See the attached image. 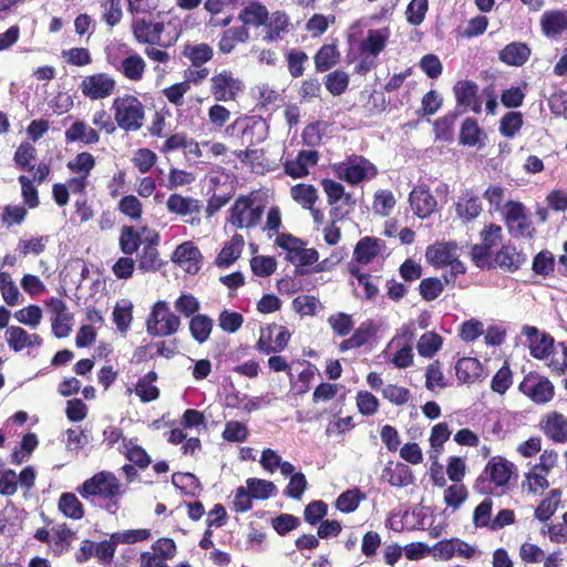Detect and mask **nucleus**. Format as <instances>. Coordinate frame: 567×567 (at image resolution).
Here are the masks:
<instances>
[{"label":"nucleus","mask_w":567,"mask_h":567,"mask_svg":"<svg viewBox=\"0 0 567 567\" xmlns=\"http://www.w3.org/2000/svg\"><path fill=\"white\" fill-rule=\"evenodd\" d=\"M516 471V465L504 456H492L474 481L473 489L484 496H503L511 491Z\"/></svg>","instance_id":"1"},{"label":"nucleus","mask_w":567,"mask_h":567,"mask_svg":"<svg viewBox=\"0 0 567 567\" xmlns=\"http://www.w3.org/2000/svg\"><path fill=\"white\" fill-rule=\"evenodd\" d=\"M76 491L85 499L91 497L106 499L105 509L111 514L116 513L120 506L118 498L124 494L120 480L109 471L95 473L85 480Z\"/></svg>","instance_id":"2"},{"label":"nucleus","mask_w":567,"mask_h":567,"mask_svg":"<svg viewBox=\"0 0 567 567\" xmlns=\"http://www.w3.org/2000/svg\"><path fill=\"white\" fill-rule=\"evenodd\" d=\"M178 23L174 21L152 22L144 18L133 19L131 28L132 33L137 43L158 45L167 49L174 45L181 34Z\"/></svg>","instance_id":"3"},{"label":"nucleus","mask_w":567,"mask_h":567,"mask_svg":"<svg viewBox=\"0 0 567 567\" xmlns=\"http://www.w3.org/2000/svg\"><path fill=\"white\" fill-rule=\"evenodd\" d=\"M111 110L117 127L122 131L136 132L143 127L145 106L136 95L126 93L116 96L113 99Z\"/></svg>","instance_id":"4"},{"label":"nucleus","mask_w":567,"mask_h":567,"mask_svg":"<svg viewBox=\"0 0 567 567\" xmlns=\"http://www.w3.org/2000/svg\"><path fill=\"white\" fill-rule=\"evenodd\" d=\"M181 318L171 311L166 301H156L146 319V331L152 337H169L181 327Z\"/></svg>","instance_id":"5"},{"label":"nucleus","mask_w":567,"mask_h":567,"mask_svg":"<svg viewBox=\"0 0 567 567\" xmlns=\"http://www.w3.org/2000/svg\"><path fill=\"white\" fill-rule=\"evenodd\" d=\"M254 203L250 196H239L229 208L227 220L237 229L256 227L261 220L264 207L254 206Z\"/></svg>","instance_id":"6"},{"label":"nucleus","mask_w":567,"mask_h":567,"mask_svg":"<svg viewBox=\"0 0 567 567\" xmlns=\"http://www.w3.org/2000/svg\"><path fill=\"white\" fill-rule=\"evenodd\" d=\"M518 390L536 404H546L555 396V386L551 381L535 371H530L524 377Z\"/></svg>","instance_id":"7"},{"label":"nucleus","mask_w":567,"mask_h":567,"mask_svg":"<svg viewBox=\"0 0 567 567\" xmlns=\"http://www.w3.org/2000/svg\"><path fill=\"white\" fill-rule=\"evenodd\" d=\"M79 87L82 95L91 101L104 100L116 91V80L109 73L96 72L84 76Z\"/></svg>","instance_id":"8"},{"label":"nucleus","mask_w":567,"mask_h":567,"mask_svg":"<svg viewBox=\"0 0 567 567\" xmlns=\"http://www.w3.org/2000/svg\"><path fill=\"white\" fill-rule=\"evenodd\" d=\"M237 130L240 132V145L246 147L261 143L267 136V124L262 118H237L233 124L227 126L226 133L233 134Z\"/></svg>","instance_id":"9"},{"label":"nucleus","mask_w":567,"mask_h":567,"mask_svg":"<svg viewBox=\"0 0 567 567\" xmlns=\"http://www.w3.org/2000/svg\"><path fill=\"white\" fill-rule=\"evenodd\" d=\"M378 174L377 167L365 157L353 155L338 167V176L351 185L371 179Z\"/></svg>","instance_id":"10"},{"label":"nucleus","mask_w":567,"mask_h":567,"mask_svg":"<svg viewBox=\"0 0 567 567\" xmlns=\"http://www.w3.org/2000/svg\"><path fill=\"white\" fill-rule=\"evenodd\" d=\"M45 306L51 313L52 333L55 338H66L73 326V313L68 310V306L61 298L52 297L45 300Z\"/></svg>","instance_id":"11"},{"label":"nucleus","mask_w":567,"mask_h":567,"mask_svg":"<svg viewBox=\"0 0 567 567\" xmlns=\"http://www.w3.org/2000/svg\"><path fill=\"white\" fill-rule=\"evenodd\" d=\"M243 89L241 81L230 70H223L210 79V93L218 102L234 101Z\"/></svg>","instance_id":"12"},{"label":"nucleus","mask_w":567,"mask_h":567,"mask_svg":"<svg viewBox=\"0 0 567 567\" xmlns=\"http://www.w3.org/2000/svg\"><path fill=\"white\" fill-rule=\"evenodd\" d=\"M50 172V166L47 163L41 162L37 165V171L32 178L27 175H20L18 177V182L21 186V197L27 208L34 209L40 205L39 192L34 186V183L38 185L44 183L48 179Z\"/></svg>","instance_id":"13"},{"label":"nucleus","mask_w":567,"mask_h":567,"mask_svg":"<svg viewBox=\"0 0 567 567\" xmlns=\"http://www.w3.org/2000/svg\"><path fill=\"white\" fill-rule=\"evenodd\" d=\"M456 105L462 112L472 111L475 114L482 111V101L478 95V85L471 80H461L453 87Z\"/></svg>","instance_id":"14"},{"label":"nucleus","mask_w":567,"mask_h":567,"mask_svg":"<svg viewBox=\"0 0 567 567\" xmlns=\"http://www.w3.org/2000/svg\"><path fill=\"white\" fill-rule=\"evenodd\" d=\"M522 333L526 337L530 355L538 360L548 357L555 339L547 332H540L536 327L524 326Z\"/></svg>","instance_id":"15"},{"label":"nucleus","mask_w":567,"mask_h":567,"mask_svg":"<svg viewBox=\"0 0 567 567\" xmlns=\"http://www.w3.org/2000/svg\"><path fill=\"white\" fill-rule=\"evenodd\" d=\"M203 255L199 248L192 241L182 243L172 255V261L190 275L199 271Z\"/></svg>","instance_id":"16"},{"label":"nucleus","mask_w":567,"mask_h":567,"mask_svg":"<svg viewBox=\"0 0 567 567\" xmlns=\"http://www.w3.org/2000/svg\"><path fill=\"white\" fill-rule=\"evenodd\" d=\"M455 213L464 224L474 221L483 212V204L478 195L472 189L463 192L454 203Z\"/></svg>","instance_id":"17"},{"label":"nucleus","mask_w":567,"mask_h":567,"mask_svg":"<svg viewBox=\"0 0 567 567\" xmlns=\"http://www.w3.org/2000/svg\"><path fill=\"white\" fill-rule=\"evenodd\" d=\"M66 143H79L83 145H95L100 143L99 130L86 123L84 120H75L64 132Z\"/></svg>","instance_id":"18"},{"label":"nucleus","mask_w":567,"mask_h":567,"mask_svg":"<svg viewBox=\"0 0 567 567\" xmlns=\"http://www.w3.org/2000/svg\"><path fill=\"white\" fill-rule=\"evenodd\" d=\"M319 161V153L310 150L300 151L296 158L288 159L284 164V171L292 178H302L308 176L309 167L316 166Z\"/></svg>","instance_id":"19"},{"label":"nucleus","mask_w":567,"mask_h":567,"mask_svg":"<svg viewBox=\"0 0 567 567\" xmlns=\"http://www.w3.org/2000/svg\"><path fill=\"white\" fill-rule=\"evenodd\" d=\"M527 261V256L513 245H503L494 256V262L507 272L517 271Z\"/></svg>","instance_id":"20"},{"label":"nucleus","mask_w":567,"mask_h":567,"mask_svg":"<svg viewBox=\"0 0 567 567\" xmlns=\"http://www.w3.org/2000/svg\"><path fill=\"white\" fill-rule=\"evenodd\" d=\"M409 200L413 213L421 219L430 217L436 210L437 202L426 188H414Z\"/></svg>","instance_id":"21"},{"label":"nucleus","mask_w":567,"mask_h":567,"mask_svg":"<svg viewBox=\"0 0 567 567\" xmlns=\"http://www.w3.org/2000/svg\"><path fill=\"white\" fill-rule=\"evenodd\" d=\"M159 236L155 233L147 238L141 254L138 255V269L143 272H155L162 267V260L157 250Z\"/></svg>","instance_id":"22"},{"label":"nucleus","mask_w":567,"mask_h":567,"mask_svg":"<svg viewBox=\"0 0 567 567\" xmlns=\"http://www.w3.org/2000/svg\"><path fill=\"white\" fill-rule=\"evenodd\" d=\"M290 25V18L285 11L277 10L271 14L268 12L267 22L262 25L265 27L262 40L266 42H275L281 39L282 34L289 32Z\"/></svg>","instance_id":"23"},{"label":"nucleus","mask_w":567,"mask_h":567,"mask_svg":"<svg viewBox=\"0 0 567 567\" xmlns=\"http://www.w3.org/2000/svg\"><path fill=\"white\" fill-rule=\"evenodd\" d=\"M382 478L391 486L405 487L414 482L412 470L401 462H388L382 471Z\"/></svg>","instance_id":"24"},{"label":"nucleus","mask_w":567,"mask_h":567,"mask_svg":"<svg viewBox=\"0 0 567 567\" xmlns=\"http://www.w3.org/2000/svg\"><path fill=\"white\" fill-rule=\"evenodd\" d=\"M545 435L557 443L567 442V417L558 412L547 414L540 422Z\"/></svg>","instance_id":"25"},{"label":"nucleus","mask_w":567,"mask_h":567,"mask_svg":"<svg viewBox=\"0 0 567 567\" xmlns=\"http://www.w3.org/2000/svg\"><path fill=\"white\" fill-rule=\"evenodd\" d=\"M455 250L456 244L453 241L435 243L426 248L425 258L435 268H442L452 264V259L456 256Z\"/></svg>","instance_id":"26"},{"label":"nucleus","mask_w":567,"mask_h":567,"mask_svg":"<svg viewBox=\"0 0 567 567\" xmlns=\"http://www.w3.org/2000/svg\"><path fill=\"white\" fill-rule=\"evenodd\" d=\"M377 333V327L372 320L362 322L348 339L339 344V350L346 352L351 349H359L367 344Z\"/></svg>","instance_id":"27"},{"label":"nucleus","mask_w":567,"mask_h":567,"mask_svg":"<svg viewBox=\"0 0 567 567\" xmlns=\"http://www.w3.org/2000/svg\"><path fill=\"white\" fill-rule=\"evenodd\" d=\"M530 48L524 42H511L498 53V59L511 66H522L530 56Z\"/></svg>","instance_id":"28"},{"label":"nucleus","mask_w":567,"mask_h":567,"mask_svg":"<svg viewBox=\"0 0 567 567\" xmlns=\"http://www.w3.org/2000/svg\"><path fill=\"white\" fill-rule=\"evenodd\" d=\"M268 9L259 1H250L238 13V20L248 28H259L267 22Z\"/></svg>","instance_id":"29"},{"label":"nucleus","mask_w":567,"mask_h":567,"mask_svg":"<svg viewBox=\"0 0 567 567\" xmlns=\"http://www.w3.org/2000/svg\"><path fill=\"white\" fill-rule=\"evenodd\" d=\"M249 38V30L245 25L228 28L220 34L218 50L224 54H228L234 51L237 44L248 42Z\"/></svg>","instance_id":"30"},{"label":"nucleus","mask_w":567,"mask_h":567,"mask_svg":"<svg viewBox=\"0 0 567 567\" xmlns=\"http://www.w3.org/2000/svg\"><path fill=\"white\" fill-rule=\"evenodd\" d=\"M483 373V368L476 358L464 357L455 364V374L463 384H472L477 381Z\"/></svg>","instance_id":"31"},{"label":"nucleus","mask_w":567,"mask_h":567,"mask_svg":"<svg viewBox=\"0 0 567 567\" xmlns=\"http://www.w3.org/2000/svg\"><path fill=\"white\" fill-rule=\"evenodd\" d=\"M244 245V237L239 234H235L219 251L215 259V265L219 268H226L233 265L239 258Z\"/></svg>","instance_id":"32"},{"label":"nucleus","mask_w":567,"mask_h":567,"mask_svg":"<svg viewBox=\"0 0 567 567\" xmlns=\"http://www.w3.org/2000/svg\"><path fill=\"white\" fill-rule=\"evenodd\" d=\"M115 68L125 79L138 82L144 76L146 63L140 54L133 53L124 58Z\"/></svg>","instance_id":"33"},{"label":"nucleus","mask_w":567,"mask_h":567,"mask_svg":"<svg viewBox=\"0 0 567 567\" xmlns=\"http://www.w3.org/2000/svg\"><path fill=\"white\" fill-rule=\"evenodd\" d=\"M167 210L171 214L186 216L193 213H199V200L193 197H186L178 193L171 194L166 202Z\"/></svg>","instance_id":"34"},{"label":"nucleus","mask_w":567,"mask_h":567,"mask_svg":"<svg viewBox=\"0 0 567 567\" xmlns=\"http://www.w3.org/2000/svg\"><path fill=\"white\" fill-rule=\"evenodd\" d=\"M380 239L365 236L357 243L353 256L357 262L368 265L380 254Z\"/></svg>","instance_id":"35"},{"label":"nucleus","mask_w":567,"mask_h":567,"mask_svg":"<svg viewBox=\"0 0 567 567\" xmlns=\"http://www.w3.org/2000/svg\"><path fill=\"white\" fill-rule=\"evenodd\" d=\"M542 30L546 35H557L567 29V11H546L540 19Z\"/></svg>","instance_id":"36"},{"label":"nucleus","mask_w":567,"mask_h":567,"mask_svg":"<svg viewBox=\"0 0 567 567\" xmlns=\"http://www.w3.org/2000/svg\"><path fill=\"white\" fill-rule=\"evenodd\" d=\"M547 367L554 375L561 377L567 372V344L556 342L547 358Z\"/></svg>","instance_id":"37"},{"label":"nucleus","mask_w":567,"mask_h":567,"mask_svg":"<svg viewBox=\"0 0 567 567\" xmlns=\"http://www.w3.org/2000/svg\"><path fill=\"white\" fill-rule=\"evenodd\" d=\"M313 60L318 72H326L332 69L340 60L338 47L333 43L323 44L316 53Z\"/></svg>","instance_id":"38"},{"label":"nucleus","mask_w":567,"mask_h":567,"mask_svg":"<svg viewBox=\"0 0 567 567\" xmlns=\"http://www.w3.org/2000/svg\"><path fill=\"white\" fill-rule=\"evenodd\" d=\"M35 158L37 148L28 141L21 142L13 155L17 168L30 173L37 171V166L32 164Z\"/></svg>","instance_id":"39"},{"label":"nucleus","mask_w":567,"mask_h":567,"mask_svg":"<svg viewBox=\"0 0 567 567\" xmlns=\"http://www.w3.org/2000/svg\"><path fill=\"white\" fill-rule=\"evenodd\" d=\"M214 321L207 315H196L189 320V332L198 343L206 342L212 333Z\"/></svg>","instance_id":"40"},{"label":"nucleus","mask_w":567,"mask_h":567,"mask_svg":"<svg viewBox=\"0 0 567 567\" xmlns=\"http://www.w3.org/2000/svg\"><path fill=\"white\" fill-rule=\"evenodd\" d=\"M183 55L190 61L193 66L200 68L203 64L213 59L214 51L213 48L207 43H187L184 45Z\"/></svg>","instance_id":"41"},{"label":"nucleus","mask_w":567,"mask_h":567,"mask_svg":"<svg viewBox=\"0 0 567 567\" xmlns=\"http://www.w3.org/2000/svg\"><path fill=\"white\" fill-rule=\"evenodd\" d=\"M142 235L133 226L124 225L121 228L118 245L121 251L126 256L135 254L142 245Z\"/></svg>","instance_id":"42"},{"label":"nucleus","mask_w":567,"mask_h":567,"mask_svg":"<svg viewBox=\"0 0 567 567\" xmlns=\"http://www.w3.org/2000/svg\"><path fill=\"white\" fill-rule=\"evenodd\" d=\"M290 194L292 199L305 209H312L318 199L317 188L311 184H297L291 187Z\"/></svg>","instance_id":"43"},{"label":"nucleus","mask_w":567,"mask_h":567,"mask_svg":"<svg viewBox=\"0 0 567 567\" xmlns=\"http://www.w3.org/2000/svg\"><path fill=\"white\" fill-rule=\"evenodd\" d=\"M388 40L386 30H369L367 38L361 42L362 52L378 56L385 48Z\"/></svg>","instance_id":"44"},{"label":"nucleus","mask_w":567,"mask_h":567,"mask_svg":"<svg viewBox=\"0 0 567 567\" xmlns=\"http://www.w3.org/2000/svg\"><path fill=\"white\" fill-rule=\"evenodd\" d=\"M363 499H365V494L359 488L347 489L338 496L336 508L349 514L354 512Z\"/></svg>","instance_id":"45"},{"label":"nucleus","mask_w":567,"mask_h":567,"mask_svg":"<svg viewBox=\"0 0 567 567\" xmlns=\"http://www.w3.org/2000/svg\"><path fill=\"white\" fill-rule=\"evenodd\" d=\"M58 506L61 513L69 518L81 519L84 516L83 504L73 493L61 494Z\"/></svg>","instance_id":"46"},{"label":"nucleus","mask_w":567,"mask_h":567,"mask_svg":"<svg viewBox=\"0 0 567 567\" xmlns=\"http://www.w3.org/2000/svg\"><path fill=\"white\" fill-rule=\"evenodd\" d=\"M112 317L117 330L125 334L133 321V303L127 300H123V305L116 303Z\"/></svg>","instance_id":"47"},{"label":"nucleus","mask_w":567,"mask_h":567,"mask_svg":"<svg viewBox=\"0 0 567 567\" xmlns=\"http://www.w3.org/2000/svg\"><path fill=\"white\" fill-rule=\"evenodd\" d=\"M349 272L363 286L365 299L372 300L378 296L379 288L377 281H379L381 277H373L370 274L362 272L361 269L354 265L349 267Z\"/></svg>","instance_id":"48"},{"label":"nucleus","mask_w":567,"mask_h":567,"mask_svg":"<svg viewBox=\"0 0 567 567\" xmlns=\"http://www.w3.org/2000/svg\"><path fill=\"white\" fill-rule=\"evenodd\" d=\"M561 493L555 488L549 492V495L544 498L535 509V517L540 522L548 520L556 512L560 503Z\"/></svg>","instance_id":"49"},{"label":"nucleus","mask_w":567,"mask_h":567,"mask_svg":"<svg viewBox=\"0 0 567 567\" xmlns=\"http://www.w3.org/2000/svg\"><path fill=\"white\" fill-rule=\"evenodd\" d=\"M524 124L523 114L517 111H509L499 121V133L507 138H513Z\"/></svg>","instance_id":"50"},{"label":"nucleus","mask_w":567,"mask_h":567,"mask_svg":"<svg viewBox=\"0 0 567 567\" xmlns=\"http://www.w3.org/2000/svg\"><path fill=\"white\" fill-rule=\"evenodd\" d=\"M492 509L493 501L491 496H485V498L474 508L473 512V524L476 528L492 529Z\"/></svg>","instance_id":"51"},{"label":"nucleus","mask_w":567,"mask_h":567,"mask_svg":"<svg viewBox=\"0 0 567 567\" xmlns=\"http://www.w3.org/2000/svg\"><path fill=\"white\" fill-rule=\"evenodd\" d=\"M443 339L436 332H426L417 341L416 349L421 357L432 358L441 348Z\"/></svg>","instance_id":"52"},{"label":"nucleus","mask_w":567,"mask_h":567,"mask_svg":"<svg viewBox=\"0 0 567 567\" xmlns=\"http://www.w3.org/2000/svg\"><path fill=\"white\" fill-rule=\"evenodd\" d=\"M483 134L482 128L478 126L476 120L467 117L464 120L460 131V144L466 146H475L480 143Z\"/></svg>","instance_id":"53"},{"label":"nucleus","mask_w":567,"mask_h":567,"mask_svg":"<svg viewBox=\"0 0 567 567\" xmlns=\"http://www.w3.org/2000/svg\"><path fill=\"white\" fill-rule=\"evenodd\" d=\"M172 484L184 495H195L200 488L199 480L193 473H174L172 475Z\"/></svg>","instance_id":"54"},{"label":"nucleus","mask_w":567,"mask_h":567,"mask_svg":"<svg viewBox=\"0 0 567 567\" xmlns=\"http://www.w3.org/2000/svg\"><path fill=\"white\" fill-rule=\"evenodd\" d=\"M248 436L249 430L247 425L235 420L227 421L221 433L223 440L229 443H243L247 441Z\"/></svg>","instance_id":"55"},{"label":"nucleus","mask_w":567,"mask_h":567,"mask_svg":"<svg viewBox=\"0 0 567 567\" xmlns=\"http://www.w3.org/2000/svg\"><path fill=\"white\" fill-rule=\"evenodd\" d=\"M349 82V75L344 71L334 70L326 76L324 85L329 93L338 96L347 91Z\"/></svg>","instance_id":"56"},{"label":"nucleus","mask_w":567,"mask_h":567,"mask_svg":"<svg viewBox=\"0 0 567 567\" xmlns=\"http://www.w3.org/2000/svg\"><path fill=\"white\" fill-rule=\"evenodd\" d=\"M513 384V372L507 362H505L493 375L491 380V390L497 394H505Z\"/></svg>","instance_id":"57"},{"label":"nucleus","mask_w":567,"mask_h":567,"mask_svg":"<svg viewBox=\"0 0 567 567\" xmlns=\"http://www.w3.org/2000/svg\"><path fill=\"white\" fill-rule=\"evenodd\" d=\"M101 19L111 28L120 23L123 17L121 0H100Z\"/></svg>","instance_id":"58"},{"label":"nucleus","mask_w":567,"mask_h":567,"mask_svg":"<svg viewBox=\"0 0 567 567\" xmlns=\"http://www.w3.org/2000/svg\"><path fill=\"white\" fill-rule=\"evenodd\" d=\"M532 269L536 275L549 276L555 270V257L549 250L539 251L533 259Z\"/></svg>","instance_id":"59"},{"label":"nucleus","mask_w":567,"mask_h":567,"mask_svg":"<svg viewBox=\"0 0 567 567\" xmlns=\"http://www.w3.org/2000/svg\"><path fill=\"white\" fill-rule=\"evenodd\" d=\"M328 323L333 333L338 337L348 336L354 327L352 317L346 312H338L329 316Z\"/></svg>","instance_id":"60"},{"label":"nucleus","mask_w":567,"mask_h":567,"mask_svg":"<svg viewBox=\"0 0 567 567\" xmlns=\"http://www.w3.org/2000/svg\"><path fill=\"white\" fill-rule=\"evenodd\" d=\"M117 208L121 214L131 218L132 220H138L143 214V205L135 195H125L118 202Z\"/></svg>","instance_id":"61"},{"label":"nucleus","mask_w":567,"mask_h":567,"mask_svg":"<svg viewBox=\"0 0 567 567\" xmlns=\"http://www.w3.org/2000/svg\"><path fill=\"white\" fill-rule=\"evenodd\" d=\"M6 340L14 352L29 348V333L21 327H9L6 331Z\"/></svg>","instance_id":"62"},{"label":"nucleus","mask_w":567,"mask_h":567,"mask_svg":"<svg viewBox=\"0 0 567 567\" xmlns=\"http://www.w3.org/2000/svg\"><path fill=\"white\" fill-rule=\"evenodd\" d=\"M157 155L150 148H138L133 157L132 163L141 174L148 173L152 167L156 164Z\"/></svg>","instance_id":"63"},{"label":"nucleus","mask_w":567,"mask_h":567,"mask_svg":"<svg viewBox=\"0 0 567 567\" xmlns=\"http://www.w3.org/2000/svg\"><path fill=\"white\" fill-rule=\"evenodd\" d=\"M444 290V285L441 279L436 277H429L421 280L419 285V292L423 300L433 301Z\"/></svg>","instance_id":"64"}]
</instances>
